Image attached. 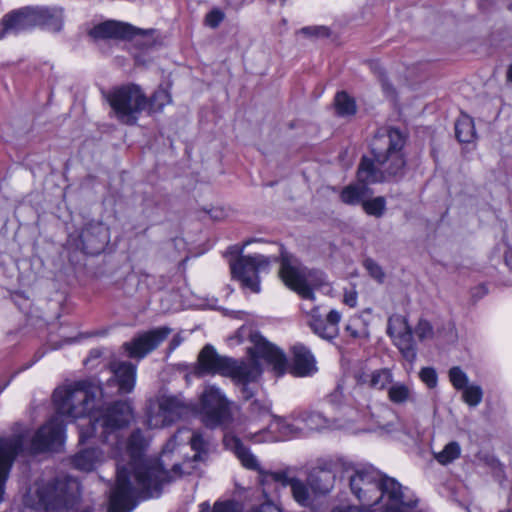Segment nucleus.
Segmentation results:
<instances>
[{"label": "nucleus", "instance_id": "obj_45", "mask_svg": "<svg viewBox=\"0 0 512 512\" xmlns=\"http://www.w3.org/2000/svg\"><path fill=\"white\" fill-rule=\"evenodd\" d=\"M364 267L368 271L371 277H373L378 282L382 283L385 278V273L382 268L372 259H366L364 261Z\"/></svg>", "mask_w": 512, "mask_h": 512}, {"label": "nucleus", "instance_id": "obj_15", "mask_svg": "<svg viewBox=\"0 0 512 512\" xmlns=\"http://www.w3.org/2000/svg\"><path fill=\"white\" fill-rule=\"evenodd\" d=\"M336 481L335 463L329 459H318L307 474V482L315 495L329 494Z\"/></svg>", "mask_w": 512, "mask_h": 512}, {"label": "nucleus", "instance_id": "obj_42", "mask_svg": "<svg viewBox=\"0 0 512 512\" xmlns=\"http://www.w3.org/2000/svg\"><path fill=\"white\" fill-rule=\"evenodd\" d=\"M299 33L310 38H327L331 34L327 26H307L301 28Z\"/></svg>", "mask_w": 512, "mask_h": 512}, {"label": "nucleus", "instance_id": "obj_41", "mask_svg": "<svg viewBox=\"0 0 512 512\" xmlns=\"http://www.w3.org/2000/svg\"><path fill=\"white\" fill-rule=\"evenodd\" d=\"M448 376L451 384L457 390L464 389L468 384V377L466 373L458 366L450 368Z\"/></svg>", "mask_w": 512, "mask_h": 512}, {"label": "nucleus", "instance_id": "obj_52", "mask_svg": "<svg viewBox=\"0 0 512 512\" xmlns=\"http://www.w3.org/2000/svg\"><path fill=\"white\" fill-rule=\"evenodd\" d=\"M245 2L246 0H227V5L234 10H239Z\"/></svg>", "mask_w": 512, "mask_h": 512}, {"label": "nucleus", "instance_id": "obj_56", "mask_svg": "<svg viewBox=\"0 0 512 512\" xmlns=\"http://www.w3.org/2000/svg\"><path fill=\"white\" fill-rule=\"evenodd\" d=\"M249 242H245L242 246H238V245H234V246H231L229 247V252L231 254H236V255H240L244 249V247L248 244Z\"/></svg>", "mask_w": 512, "mask_h": 512}, {"label": "nucleus", "instance_id": "obj_38", "mask_svg": "<svg viewBox=\"0 0 512 512\" xmlns=\"http://www.w3.org/2000/svg\"><path fill=\"white\" fill-rule=\"evenodd\" d=\"M273 419L277 423L278 431L285 437L299 436L303 432L302 425H295L289 423L285 418L272 415Z\"/></svg>", "mask_w": 512, "mask_h": 512}, {"label": "nucleus", "instance_id": "obj_4", "mask_svg": "<svg viewBox=\"0 0 512 512\" xmlns=\"http://www.w3.org/2000/svg\"><path fill=\"white\" fill-rule=\"evenodd\" d=\"M405 137L399 129L390 128L385 135H376L371 145L372 158L363 156L357 168L360 184L399 181L406 173L403 152Z\"/></svg>", "mask_w": 512, "mask_h": 512}, {"label": "nucleus", "instance_id": "obj_51", "mask_svg": "<svg viewBox=\"0 0 512 512\" xmlns=\"http://www.w3.org/2000/svg\"><path fill=\"white\" fill-rule=\"evenodd\" d=\"M343 301L349 307H355L357 305V293H356V291H354V290L345 291Z\"/></svg>", "mask_w": 512, "mask_h": 512}, {"label": "nucleus", "instance_id": "obj_25", "mask_svg": "<svg viewBox=\"0 0 512 512\" xmlns=\"http://www.w3.org/2000/svg\"><path fill=\"white\" fill-rule=\"evenodd\" d=\"M455 135L459 142L470 144L476 137L475 125L473 119L462 114L455 123Z\"/></svg>", "mask_w": 512, "mask_h": 512}, {"label": "nucleus", "instance_id": "obj_13", "mask_svg": "<svg viewBox=\"0 0 512 512\" xmlns=\"http://www.w3.org/2000/svg\"><path fill=\"white\" fill-rule=\"evenodd\" d=\"M232 277L241 282L243 288L254 293L260 291L259 271L269 267L270 259L261 254L253 256L240 255L235 260H230Z\"/></svg>", "mask_w": 512, "mask_h": 512}, {"label": "nucleus", "instance_id": "obj_9", "mask_svg": "<svg viewBox=\"0 0 512 512\" xmlns=\"http://www.w3.org/2000/svg\"><path fill=\"white\" fill-rule=\"evenodd\" d=\"M352 494L366 506L377 505L383 473L372 465L345 464Z\"/></svg>", "mask_w": 512, "mask_h": 512}, {"label": "nucleus", "instance_id": "obj_61", "mask_svg": "<svg viewBox=\"0 0 512 512\" xmlns=\"http://www.w3.org/2000/svg\"><path fill=\"white\" fill-rule=\"evenodd\" d=\"M383 87H384V88H388V84H387V83H385V82H383Z\"/></svg>", "mask_w": 512, "mask_h": 512}, {"label": "nucleus", "instance_id": "obj_55", "mask_svg": "<svg viewBox=\"0 0 512 512\" xmlns=\"http://www.w3.org/2000/svg\"><path fill=\"white\" fill-rule=\"evenodd\" d=\"M181 342L182 338L179 335H175L169 343L170 351H173L175 348H177Z\"/></svg>", "mask_w": 512, "mask_h": 512}, {"label": "nucleus", "instance_id": "obj_26", "mask_svg": "<svg viewBox=\"0 0 512 512\" xmlns=\"http://www.w3.org/2000/svg\"><path fill=\"white\" fill-rule=\"evenodd\" d=\"M189 442L192 450L195 451V455L193 456L194 461L204 460L212 447L210 438L199 431L192 433Z\"/></svg>", "mask_w": 512, "mask_h": 512}, {"label": "nucleus", "instance_id": "obj_46", "mask_svg": "<svg viewBox=\"0 0 512 512\" xmlns=\"http://www.w3.org/2000/svg\"><path fill=\"white\" fill-rule=\"evenodd\" d=\"M415 334L417 335L419 340L432 338L433 327L427 320L420 319L417 326L415 327Z\"/></svg>", "mask_w": 512, "mask_h": 512}, {"label": "nucleus", "instance_id": "obj_22", "mask_svg": "<svg viewBox=\"0 0 512 512\" xmlns=\"http://www.w3.org/2000/svg\"><path fill=\"white\" fill-rule=\"evenodd\" d=\"M104 459V452L99 448H87L76 453L71 458V464L80 471L90 472L101 465Z\"/></svg>", "mask_w": 512, "mask_h": 512}, {"label": "nucleus", "instance_id": "obj_35", "mask_svg": "<svg viewBox=\"0 0 512 512\" xmlns=\"http://www.w3.org/2000/svg\"><path fill=\"white\" fill-rule=\"evenodd\" d=\"M265 476L273 480L274 482L280 483L282 486H293L294 481H298L299 478L296 476V468L286 467L283 470L275 472H266Z\"/></svg>", "mask_w": 512, "mask_h": 512}, {"label": "nucleus", "instance_id": "obj_10", "mask_svg": "<svg viewBox=\"0 0 512 512\" xmlns=\"http://www.w3.org/2000/svg\"><path fill=\"white\" fill-rule=\"evenodd\" d=\"M154 32L153 29H140L125 22L107 20L95 25L89 35L95 40H135L137 45L146 49L155 43Z\"/></svg>", "mask_w": 512, "mask_h": 512}, {"label": "nucleus", "instance_id": "obj_18", "mask_svg": "<svg viewBox=\"0 0 512 512\" xmlns=\"http://www.w3.org/2000/svg\"><path fill=\"white\" fill-rule=\"evenodd\" d=\"M397 321L400 323L399 330L396 331L395 327L389 324L387 333L393 338V342L403 358L409 363H414L417 357V348L413 338V330L406 318H398Z\"/></svg>", "mask_w": 512, "mask_h": 512}, {"label": "nucleus", "instance_id": "obj_40", "mask_svg": "<svg viewBox=\"0 0 512 512\" xmlns=\"http://www.w3.org/2000/svg\"><path fill=\"white\" fill-rule=\"evenodd\" d=\"M271 403L266 399H254L249 404V413L255 418L270 414Z\"/></svg>", "mask_w": 512, "mask_h": 512}, {"label": "nucleus", "instance_id": "obj_3", "mask_svg": "<svg viewBox=\"0 0 512 512\" xmlns=\"http://www.w3.org/2000/svg\"><path fill=\"white\" fill-rule=\"evenodd\" d=\"M250 340L253 343V347L249 348L252 359L246 362L221 356L212 345H205L198 355L195 374L198 377L206 374L230 377L239 388L242 398L246 401L252 399L256 393V383L262 374L258 359H263L271 365L278 376L285 373L287 359L281 350L267 341L260 333H251Z\"/></svg>", "mask_w": 512, "mask_h": 512}, {"label": "nucleus", "instance_id": "obj_16", "mask_svg": "<svg viewBox=\"0 0 512 512\" xmlns=\"http://www.w3.org/2000/svg\"><path fill=\"white\" fill-rule=\"evenodd\" d=\"M109 241V227L100 221L87 223L79 235V247L88 255L100 254Z\"/></svg>", "mask_w": 512, "mask_h": 512}, {"label": "nucleus", "instance_id": "obj_1", "mask_svg": "<svg viewBox=\"0 0 512 512\" xmlns=\"http://www.w3.org/2000/svg\"><path fill=\"white\" fill-rule=\"evenodd\" d=\"M132 419V408L127 401H115L106 407L99 417H90L88 430L80 429V441L97 435L104 444L110 446V453L118 457L125 446L124 456L127 463L116 464V484L110 494L107 512H131L138 499L159 497L162 488L190 470H184L183 464H173L171 470L164 468V462L145 456L147 441L140 429L134 430L124 443L121 431ZM186 465V463H184Z\"/></svg>", "mask_w": 512, "mask_h": 512}, {"label": "nucleus", "instance_id": "obj_50", "mask_svg": "<svg viewBox=\"0 0 512 512\" xmlns=\"http://www.w3.org/2000/svg\"><path fill=\"white\" fill-rule=\"evenodd\" d=\"M330 403L339 406L343 400V389L341 385H338L336 389L328 396Z\"/></svg>", "mask_w": 512, "mask_h": 512}, {"label": "nucleus", "instance_id": "obj_62", "mask_svg": "<svg viewBox=\"0 0 512 512\" xmlns=\"http://www.w3.org/2000/svg\"><path fill=\"white\" fill-rule=\"evenodd\" d=\"M81 512H91V511L89 509H85V510H83Z\"/></svg>", "mask_w": 512, "mask_h": 512}, {"label": "nucleus", "instance_id": "obj_14", "mask_svg": "<svg viewBox=\"0 0 512 512\" xmlns=\"http://www.w3.org/2000/svg\"><path fill=\"white\" fill-rule=\"evenodd\" d=\"M172 332L168 326L157 327L135 335L123 344V348L131 358L142 359L155 350Z\"/></svg>", "mask_w": 512, "mask_h": 512}, {"label": "nucleus", "instance_id": "obj_58", "mask_svg": "<svg viewBox=\"0 0 512 512\" xmlns=\"http://www.w3.org/2000/svg\"><path fill=\"white\" fill-rule=\"evenodd\" d=\"M176 437H177V436L175 435L173 438H171V440L167 443L166 448H168L170 445H172V444H174V443H175V441H176Z\"/></svg>", "mask_w": 512, "mask_h": 512}, {"label": "nucleus", "instance_id": "obj_60", "mask_svg": "<svg viewBox=\"0 0 512 512\" xmlns=\"http://www.w3.org/2000/svg\"><path fill=\"white\" fill-rule=\"evenodd\" d=\"M167 456V451L166 449L163 450V454H162V457H166Z\"/></svg>", "mask_w": 512, "mask_h": 512}, {"label": "nucleus", "instance_id": "obj_31", "mask_svg": "<svg viewBox=\"0 0 512 512\" xmlns=\"http://www.w3.org/2000/svg\"><path fill=\"white\" fill-rule=\"evenodd\" d=\"M461 448L458 442L452 441L444 446L440 452H434L435 460L441 465H448L460 457Z\"/></svg>", "mask_w": 512, "mask_h": 512}, {"label": "nucleus", "instance_id": "obj_21", "mask_svg": "<svg viewBox=\"0 0 512 512\" xmlns=\"http://www.w3.org/2000/svg\"><path fill=\"white\" fill-rule=\"evenodd\" d=\"M293 364L291 373L294 376L305 377L316 372L315 359L311 352L302 344H296L292 348Z\"/></svg>", "mask_w": 512, "mask_h": 512}, {"label": "nucleus", "instance_id": "obj_57", "mask_svg": "<svg viewBox=\"0 0 512 512\" xmlns=\"http://www.w3.org/2000/svg\"><path fill=\"white\" fill-rule=\"evenodd\" d=\"M507 80L512 83V63L509 65L507 69Z\"/></svg>", "mask_w": 512, "mask_h": 512}, {"label": "nucleus", "instance_id": "obj_12", "mask_svg": "<svg viewBox=\"0 0 512 512\" xmlns=\"http://www.w3.org/2000/svg\"><path fill=\"white\" fill-rule=\"evenodd\" d=\"M407 488H404L395 478L383 474L379 486L377 505H380L384 512H410L417 504V499L408 495Z\"/></svg>", "mask_w": 512, "mask_h": 512}, {"label": "nucleus", "instance_id": "obj_43", "mask_svg": "<svg viewBox=\"0 0 512 512\" xmlns=\"http://www.w3.org/2000/svg\"><path fill=\"white\" fill-rule=\"evenodd\" d=\"M419 377L422 382H424L428 388H435L437 386V373L436 370L432 367H424L419 372Z\"/></svg>", "mask_w": 512, "mask_h": 512}, {"label": "nucleus", "instance_id": "obj_20", "mask_svg": "<svg viewBox=\"0 0 512 512\" xmlns=\"http://www.w3.org/2000/svg\"><path fill=\"white\" fill-rule=\"evenodd\" d=\"M224 444L239 459L242 466L246 469L257 471L259 474H265L257 457L242 443L236 436H225Z\"/></svg>", "mask_w": 512, "mask_h": 512}, {"label": "nucleus", "instance_id": "obj_19", "mask_svg": "<svg viewBox=\"0 0 512 512\" xmlns=\"http://www.w3.org/2000/svg\"><path fill=\"white\" fill-rule=\"evenodd\" d=\"M340 320L341 313L337 310H331L324 319L319 314L318 307H314L311 311L309 326L319 337L325 340H333L339 334Z\"/></svg>", "mask_w": 512, "mask_h": 512}, {"label": "nucleus", "instance_id": "obj_7", "mask_svg": "<svg viewBox=\"0 0 512 512\" xmlns=\"http://www.w3.org/2000/svg\"><path fill=\"white\" fill-rule=\"evenodd\" d=\"M279 275L284 284L300 297L314 301L313 289L327 285L325 274L318 269H308L288 255H282Z\"/></svg>", "mask_w": 512, "mask_h": 512}, {"label": "nucleus", "instance_id": "obj_33", "mask_svg": "<svg viewBox=\"0 0 512 512\" xmlns=\"http://www.w3.org/2000/svg\"><path fill=\"white\" fill-rule=\"evenodd\" d=\"M170 93L162 87H159L148 99L147 108L150 113L160 112L169 103H171Z\"/></svg>", "mask_w": 512, "mask_h": 512}, {"label": "nucleus", "instance_id": "obj_59", "mask_svg": "<svg viewBox=\"0 0 512 512\" xmlns=\"http://www.w3.org/2000/svg\"><path fill=\"white\" fill-rule=\"evenodd\" d=\"M487 407H488L487 414H488V416H490V414L492 412V408L490 407V403H487Z\"/></svg>", "mask_w": 512, "mask_h": 512}, {"label": "nucleus", "instance_id": "obj_47", "mask_svg": "<svg viewBox=\"0 0 512 512\" xmlns=\"http://www.w3.org/2000/svg\"><path fill=\"white\" fill-rule=\"evenodd\" d=\"M361 319L359 317L351 318L346 324L345 331L354 339L360 338L363 331L359 329Z\"/></svg>", "mask_w": 512, "mask_h": 512}, {"label": "nucleus", "instance_id": "obj_30", "mask_svg": "<svg viewBox=\"0 0 512 512\" xmlns=\"http://www.w3.org/2000/svg\"><path fill=\"white\" fill-rule=\"evenodd\" d=\"M336 112L339 116H351L356 113L355 100L346 92H338L334 99Z\"/></svg>", "mask_w": 512, "mask_h": 512}, {"label": "nucleus", "instance_id": "obj_2", "mask_svg": "<svg viewBox=\"0 0 512 512\" xmlns=\"http://www.w3.org/2000/svg\"><path fill=\"white\" fill-rule=\"evenodd\" d=\"M109 370L111 377L104 386L94 378H87L55 389L53 402L58 415L42 425L29 441L22 434L11 436L23 439L18 454L36 455L58 450L64 442V423L60 416L83 418L101 408L106 399L132 392L136 381L135 365L127 361L112 362Z\"/></svg>", "mask_w": 512, "mask_h": 512}, {"label": "nucleus", "instance_id": "obj_17", "mask_svg": "<svg viewBox=\"0 0 512 512\" xmlns=\"http://www.w3.org/2000/svg\"><path fill=\"white\" fill-rule=\"evenodd\" d=\"M23 446L21 437L0 438V503L4 500L8 480L15 457Z\"/></svg>", "mask_w": 512, "mask_h": 512}, {"label": "nucleus", "instance_id": "obj_53", "mask_svg": "<svg viewBox=\"0 0 512 512\" xmlns=\"http://www.w3.org/2000/svg\"><path fill=\"white\" fill-rule=\"evenodd\" d=\"M369 376H370V374L365 373V372L358 374L356 376L357 383L359 385L367 384L369 386Z\"/></svg>", "mask_w": 512, "mask_h": 512}, {"label": "nucleus", "instance_id": "obj_39", "mask_svg": "<svg viewBox=\"0 0 512 512\" xmlns=\"http://www.w3.org/2000/svg\"><path fill=\"white\" fill-rule=\"evenodd\" d=\"M147 425L150 428H162L171 425L161 403L155 411L150 410L147 414Z\"/></svg>", "mask_w": 512, "mask_h": 512}, {"label": "nucleus", "instance_id": "obj_5", "mask_svg": "<svg viewBox=\"0 0 512 512\" xmlns=\"http://www.w3.org/2000/svg\"><path fill=\"white\" fill-rule=\"evenodd\" d=\"M78 503V484L55 479L30 488L22 512H70Z\"/></svg>", "mask_w": 512, "mask_h": 512}, {"label": "nucleus", "instance_id": "obj_32", "mask_svg": "<svg viewBox=\"0 0 512 512\" xmlns=\"http://www.w3.org/2000/svg\"><path fill=\"white\" fill-rule=\"evenodd\" d=\"M365 185L366 184L346 186L340 194L342 202L348 205L362 204L367 190Z\"/></svg>", "mask_w": 512, "mask_h": 512}, {"label": "nucleus", "instance_id": "obj_54", "mask_svg": "<svg viewBox=\"0 0 512 512\" xmlns=\"http://www.w3.org/2000/svg\"><path fill=\"white\" fill-rule=\"evenodd\" d=\"M504 261L507 267L512 270V249L508 248L504 253Z\"/></svg>", "mask_w": 512, "mask_h": 512}, {"label": "nucleus", "instance_id": "obj_44", "mask_svg": "<svg viewBox=\"0 0 512 512\" xmlns=\"http://www.w3.org/2000/svg\"><path fill=\"white\" fill-rule=\"evenodd\" d=\"M463 390V399L470 406H476L480 401V388L477 386H466Z\"/></svg>", "mask_w": 512, "mask_h": 512}, {"label": "nucleus", "instance_id": "obj_24", "mask_svg": "<svg viewBox=\"0 0 512 512\" xmlns=\"http://www.w3.org/2000/svg\"><path fill=\"white\" fill-rule=\"evenodd\" d=\"M296 421L302 425L303 431H319L330 426L329 420L320 412H301Z\"/></svg>", "mask_w": 512, "mask_h": 512}, {"label": "nucleus", "instance_id": "obj_49", "mask_svg": "<svg viewBox=\"0 0 512 512\" xmlns=\"http://www.w3.org/2000/svg\"><path fill=\"white\" fill-rule=\"evenodd\" d=\"M247 512H282L281 509L272 503H263L259 506H254Z\"/></svg>", "mask_w": 512, "mask_h": 512}, {"label": "nucleus", "instance_id": "obj_23", "mask_svg": "<svg viewBox=\"0 0 512 512\" xmlns=\"http://www.w3.org/2000/svg\"><path fill=\"white\" fill-rule=\"evenodd\" d=\"M160 403L171 424L196 412L195 405L188 404L177 397L163 398Z\"/></svg>", "mask_w": 512, "mask_h": 512}, {"label": "nucleus", "instance_id": "obj_11", "mask_svg": "<svg viewBox=\"0 0 512 512\" xmlns=\"http://www.w3.org/2000/svg\"><path fill=\"white\" fill-rule=\"evenodd\" d=\"M196 412L201 416L202 423L208 428L224 425L230 419L231 413L228 401L219 389L207 386L200 396Z\"/></svg>", "mask_w": 512, "mask_h": 512}, {"label": "nucleus", "instance_id": "obj_48", "mask_svg": "<svg viewBox=\"0 0 512 512\" xmlns=\"http://www.w3.org/2000/svg\"><path fill=\"white\" fill-rule=\"evenodd\" d=\"M224 19V14L218 9L211 10L205 17V23L211 28H217Z\"/></svg>", "mask_w": 512, "mask_h": 512}, {"label": "nucleus", "instance_id": "obj_36", "mask_svg": "<svg viewBox=\"0 0 512 512\" xmlns=\"http://www.w3.org/2000/svg\"><path fill=\"white\" fill-rule=\"evenodd\" d=\"M199 512H239L240 505L234 500L217 501L211 508L209 503L203 502L199 505Z\"/></svg>", "mask_w": 512, "mask_h": 512}, {"label": "nucleus", "instance_id": "obj_27", "mask_svg": "<svg viewBox=\"0 0 512 512\" xmlns=\"http://www.w3.org/2000/svg\"><path fill=\"white\" fill-rule=\"evenodd\" d=\"M483 472L487 474L490 473L500 486H505L506 475L504 466L493 455L482 457V473Z\"/></svg>", "mask_w": 512, "mask_h": 512}, {"label": "nucleus", "instance_id": "obj_28", "mask_svg": "<svg viewBox=\"0 0 512 512\" xmlns=\"http://www.w3.org/2000/svg\"><path fill=\"white\" fill-rule=\"evenodd\" d=\"M388 399L394 404L401 405L413 401L414 393L408 385L396 382L388 389Z\"/></svg>", "mask_w": 512, "mask_h": 512}, {"label": "nucleus", "instance_id": "obj_6", "mask_svg": "<svg viewBox=\"0 0 512 512\" xmlns=\"http://www.w3.org/2000/svg\"><path fill=\"white\" fill-rule=\"evenodd\" d=\"M64 10L59 6H28L6 14L1 21L0 40L10 33H20L35 26L59 32L63 27Z\"/></svg>", "mask_w": 512, "mask_h": 512}, {"label": "nucleus", "instance_id": "obj_29", "mask_svg": "<svg viewBox=\"0 0 512 512\" xmlns=\"http://www.w3.org/2000/svg\"><path fill=\"white\" fill-rule=\"evenodd\" d=\"M293 499L302 507H309L313 503V498L310 493L308 482L305 483L299 478L294 481L293 486L290 488Z\"/></svg>", "mask_w": 512, "mask_h": 512}, {"label": "nucleus", "instance_id": "obj_37", "mask_svg": "<svg viewBox=\"0 0 512 512\" xmlns=\"http://www.w3.org/2000/svg\"><path fill=\"white\" fill-rule=\"evenodd\" d=\"M363 210L370 216L380 218L386 210V200L382 196H378L362 202Z\"/></svg>", "mask_w": 512, "mask_h": 512}, {"label": "nucleus", "instance_id": "obj_8", "mask_svg": "<svg viewBox=\"0 0 512 512\" xmlns=\"http://www.w3.org/2000/svg\"><path fill=\"white\" fill-rule=\"evenodd\" d=\"M107 100L116 118L123 124H136L140 113L147 108L148 98L136 84H128L110 92Z\"/></svg>", "mask_w": 512, "mask_h": 512}, {"label": "nucleus", "instance_id": "obj_34", "mask_svg": "<svg viewBox=\"0 0 512 512\" xmlns=\"http://www.w3.org/2000/svg\"><path fill=\"white\" fill-rule=\"evenodd\" d=\"M393 381V375L390 369H378L370 373L369 387L373 389H385Z\"/></svg>", "mask_w": 512, "mask_h": 512}]
</instances>
